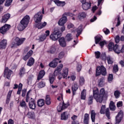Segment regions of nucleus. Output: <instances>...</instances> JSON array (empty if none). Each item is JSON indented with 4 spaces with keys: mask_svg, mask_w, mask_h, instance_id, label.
I'll return each instance as SVG.
<instances>
[{
    "mask_svg": "<svg viewBox=\"0 0 124 124\" xmlns=\"http://www.w3.org/2000/svg\"><path fill=\"white\" fill-rule=\"evenodd\" d=\"M26 40V38H19L18 37H16L15 38H14L13 39V42L12 43L11 48H13L14 46H15L16 45H17V46H20L21 44H23L24 43V42Z\"/></svg>",
    "mask_w": 124,
    "mask_h": 124,
    "instance_id": "20e7f679",
    "label": "nucleus"
},
{
    "mask_svg": "<svg viewBox=\"0 0 124 124\" xmlns=\"http://www.w3.org/2000/svg\"><path fill=\"white\" fill-rule=\"evenodd\" d=\"M20 106L21 107H23L25 109H27L28 108V106H27V104L25 101L22 100V102H20Z\"/></svg>",
    "mask_w": 124,
    "mask_h": 124,
    "instance_id": "79ce46f5",
    "label": "nucleus"
},
{
    "mask_svg": "<svg viewBox=\"0 0 124 124\" xmlns=\"http://www.w3.org/2000/svg\"><path fill=\"white\" fill-rule=\"evenodd\" d=\"M13 0H6L5 3V6H10V5H11V2H12Z\"/></svg>",
    "mask_w": 124,
    "mask_h": 124,
    "instance_id": "3c124183",
    "label": "nucleus"
},
{
    "mask_svg": "<svg viewBox=\"0 0 124 124\" xmlns=\"http://www.w3.org/2000/svg\"><path fill=\"white\" fill-rule=\"evenodd\" d=\"M105 108H106V107L105 105H102L101 110H100V113L101 114H105V112L104 111V110L105 109Z\"/></svg>",
    "mask_w": 124,
    "mask_h": 124,
    "instance_id": "5fc2aeb1",
    "label": "nucleus"
},
{
    "mask_svg": "<svg viewBox=\"0 0 124 124\" xmlns=\"http://www.w3.org/2000/svg\"><path fill=\"white\" fill-rule=\"evenodd\" d=\"M114 94V96H115V98H119L121 94V92H120L118 90H116L115 91Z\"/></svg>",
    "mask_w": 124,
    "mask_h": 124,
    "instance_id": "09e8293b",
    "label": "nucleus"
},
{
    "mask_svg": "<svg viewBox=\"0 0 124 124\" xmlns=\"http://www.w3.org/2000/svg\"><path fill=\"white\" fill-rule=\"evenodd\" d=\"M92 6V3L90 2H86L82 5V7L83 10H89Z\"/></svg>",
    "mask_w": 124,
    "mask_h": 124,
    "instance_id": "dca6fc26",
    "label": "nucleus"
},
{
    "mask_svg": "<svg viewBox=\"0 0 124 124\" xmlns=\"http://www.w3.org/2000/svg\"><path fill=\"white\" fill-rule=\"evenodd\" d=\"M63 57H64V52L62 51L59 53L58 58H59V59H62Z\"/></svg>",
    "mask_w": 124,
    "mask_h": 124,
    "instance_id": "052dcab7",
    "label": "nucleus"
},
{
    "mask_svg": "<svg viewBox=\"0 0 124 124\" xmlns=\"http://www.w3.org/2000/svg\"><path fill=\"white\" fill-rule=\"evenodd\" d=\"M65 39L67 41H70V40H72V36L71 35V34H68L65 37Z\"/></svg>",
    "mask_w": 124,
    "mask_h": 124,
    "instance_id": "de8ad7c7",
    "label": "nucleus"
},
{
    "mask_svg": "<svg viewBox=\"0 0 124 124\" xmlns=\"http://www.w3.org/2000/svg\"><path fill=\"white\" fill-rule=\"evenodd\" d=\"M78 88H79V86H78V85H77V83H75L74 84V86H72V89L73 91V95L75 94V92H76L77 90H78Z\"/></svg>",
    "mask_w": 124,
    "mask_h": 124,
    "instance_id": "f704fd0d",
    "label": "nucleus"
},
{
    "mask_svg": "<svg viewBox=\"0 0 124 124\" xmlns=\"http://www.w3.org/2000/svg\"><path fill=\"white\" fill-rule=\"evenodd\" d=\"M94 99H95L96 101H97V102H99V103H101L102 102V101H103V97L99 94L97 95V96H95V97H94Z\"/></svg>",
    "mask_w": 124,
    "mask_h": 124,
    "instance_id": "412c9836",
    "label": "nucleus"
},
{
    "mask_svg": "<svg viewBox=\"0 0 124 124\" xmlns=\"http://www.w3.org/2000/svg\"><path fill=\"white\" fill-rule=\"evenodd\" d=\"M109 109L111 111H115L116 110V106H115V104L114 102L111 101L109 104Z\"/></svg>",
    "mask_w": 124,
    "mask_h": 124,
    "instance_id": "2f4dec72",
    "label": "nucleus"
},
{
    "mask_svg": "<svg viewBox=\"0 0 124 124\" xmlns=\"http://www.w3.org/2000/svg\"><path fill=\"white\" fill-rule=\"evenodd\" d=\"M13 72L12 71L8 69V67H6L4 71L3 77H6L7 79H10Z\"/></svg>",
    "mask_w": 124,
    "mask_h": 124,
    "instance_id": "f8f14e48",
    "label": "nucleus"
},
{
    "mask_svg": "<svg viewBox=\"0 0 124 124\" xmlns=\"http://www.w3.org/2000/svg\"><path fill=\"white\" fill-rule=\"evenodd\" d=\"M120 40H121L120 36L117 35L115 38V41L116 43H119L120 42Z\"/></svg>",
    "mask_w": 124,
    "mask_h": 124,
    "instance_id": "13d9d810",
    "label": "nucleus"
},
{
    "mask_svg": "<svg viewBox=\"0 0 124 124\" xmlns=\"http://www.w3.org/2000/svg\"><path fill=\"white\" fill-rule=\"evenodd\" d=\"M104 80H105V78H104V77L101 78L99 80L98 85L99 86V87H102L103 86V83L104 82Z\"/></svg>",
    "mask_w": 124,
    "mask_h": 124,
    "instance_id": "a19ab883",
    "label": "nucleus"
},
{
    "mask_svg": "<svg viewBox=\"0 0 124 124\" xmlns=\"http://www.w3.org/2000/svg\"><path fill=\"white\" fill-rule=\"evenodd\" d=\"M77 118L78 116L76 115H74L73 117H71V119L73 120L72 124H79V122L76 121Z\"/></svg>",
    "mask_w": 124,
    "mask_h": 124,
    "instance_id": "4c0bfd02",
    "label": "nucleus"
},
{
    "mask_svg": "<svg viewBox=\"0 0 124 124\" xmlns=\"http://www.w3.org/2000/svg\"><path fill=\"white\" fill-rule=\"evenodd\" d=\"M96 59H99L100 58V52L99 51L95 52Z\"/></svg>",
    "mask_w": 124,
    "mask_h": 124,
    "instance_id": "bf43d9fd",
    "label": "nucleus"
},
{
    "mask_svg": "<svg viewBox=\"0 0 124 124\" xmlns=\"http://www.w3.org/2000/svg\"><path fill=\"white\" fill-rule=\"evenodd\" d=\"M44 75H45V71H44V70L41 71L39 73L37 80H40L41 79H42Z\"/></svg>",
    "mask_w": 124,
    "mask_h": 124,
    "instance_id": "7c9ffc66",
    "label": "nucleus"
},
{
    "mask_svg": "<svg viewBox=\"0 0 124 124\" xmlns=\"http://www.w3.org/2000/svg\"><path fill=\"white\" fill-rule=\"evenodd\" d=\"M46 36H45V34H44L42 35L39 38V41H44L45 39H46Z\"/></svg>",
    "mask_w": 124,
    "mask_h": 124,
    "instance_id": "864d4df0",
    "label": "nucleus"
},
{
    "mask_svg": "<svg viewBox=\"0 0 124 124\" xmlns=\"http://www.w3.org/2000/svg\"><path fill=\"white\" fill-rule=\"evenodd\" d=\"M54 2L55 4L57 5V6H64L65 5V1H61L60 0H54Z\"/></svg>",
    "mask_w": 124,
    "mask_h": 124,
    "instance_id": "aec40b11",
    "label": "nucleus"
},
{
    "mask_svg": "<svg viewBox=\"0 0 124 124\" xmlns=\"http://www.w3.org/2000/svg\"><path fill=\"white\" fill-rule=\"evenodd\" d=\"M100 74H102L103 76H106L107 74L106 72V68L104 67V66L101 65V66H98L96 70V77L99 76Z\"/></svg>",
    "mask_w": 124,
    "mask_h": 124,
    "instance_id": "39448f33",
    "label": "nucleus"
},
{
    "mask_svg": "<svg viewBox=\"0 0 124 124\" xmlns=\"http://www.w3.org/2000/svg\"><path fill=\"white\" fill-rule=\"evenodd\" d=\"M83 31V26L80 25L78 28L77 34H76V37H78L80 34L82 33Z\"/></svg>",
    "mask_w": 124,
    "mask_h": 124,
    "instance_id": "c756f323",
    "label": "nucleus"
},
{
    "mask_svg": "<svg viewBox=\"0 0 124 124\" xmlns=\"http://www.w3.org/2000/svg\"><path fill=\"white\" fill-rule=\"evenodd\" d=\"M46 105H50V104H51V99L50 98V95H46Z\"/></svg>",
    "mask_w": 124,
    "mask_h": 124,
    "instance_id": "e433bc0d",
    "label": "nucleus"
},
{
    "mask_svg": "<svg viewBox=\"0 0 124 124\" xmlns=\"http://www.w3.org/2000/svg\"><path fill=\"white\" fill-rule=\"evenodd\" d=\"M105 43H106V42H105V41H102L99 43V45H100V46H101V48H102V47L104 46Z\"/></svg>",
    "mask_w": 124,
    "mask_h": 124,
    "instance_id": "338daca9",
    "label": "nucleus"
},
{
    "mask_svg": "<svg viewBox=\"0 0 124 124\" xmlns=\"http://www.w3.org/2000/svg\"><path fill=\"white\" fill-rule=\"evenodd\" d=\"M77 69L78 72L81 71V69H82V65H81V64L78 65L77 67Z\"/></svg>",
    "mask_w": 124,
    "mask_h": 124,
    "instance_id": "0e129e2a",
    "label": "nucleus"
},
{
    "mask_svg": "<svg viewBox=\"0 0 124 124\" xmlns=\"http://www.w3.org/2000/svg\"><path fill=\"white\" fill-rule=\"evenodd\" d=\"M11 28V26L9 24H5L0 28V33L2 34H5L8 31H9V29Z\"/></svg>",
    "mask_w": 124,
    "mask_h": 124,
    "instance_id": "1a4fd4ad",
    "label": "nucleus"
},
{
    "mask_svg": "<svg viewBox=\"0 0 124 124\" xmlns=\"http://www.w3.org/2000/svg\"><path fill=\"white\" fill-rule=\"evenodd\" d=\"M95 116H96V113L94 110H92L91 111V120L93 123H94L95 122Z\"/></svg>",
    "mask_w": 124,
    "mask_h": 124,
    "instance_id": "a878e982",
    "label": "nucleus"
},
{
    "mask_svg": "<svg viewBox=\"0 0 124 124\" xmlns=\"http://www.w3.org/2000/svg\"><path fill=\"white\" fill-rule=\"evenodd\" d=\"M11 93H12V91H10L7 95V99L6 101V104H8L9 103V101H10V98L11 97Z\"/></svg>",
    "mask_w": 124,
    "mask_h": 124,
    "instance_id": "72a5a7b5",
    "label": "nucleus"
},
{
    "mask_svg": "<svg viewBox=\"0 0 124 124\" xmlns=\"http://www.w3.org/2000/svg\"><path fill=\"white\" fill-rule=\"evenodd\" d=\"M27 115L29 119H32V118H33V116H34V112H29Z\"/></svg>",
    "mask_w": 124,
    "mask_h": 124,
    "instance_id": "8fccbe9b",
    "label": "nucleus"
},
{
    "mask_svg": "<svg viewBox=\"0 0 124 124\" xmlns=\"http://www.w3.org/2000/svg\"><path fill=\"white\" fill-rule=\"evenodd\" d=\"M45 86V84L43 82H41L39 83V88H43Z\"/></svg>",
    "mask_w": 124,
    "mask_h": 124,
    "instance_id": "774afa93",
    "label": "nucleus"
},
{
    "mask_svg": "<svg viewBox=\"0 0 124 124\" xmlns=\"http://www.w3.org/2000/svg\"><path fill=\"white\" fill-rule=\"evenodd\" d=\"M55 52H56V46L53 45L50 47L49 53H50V54H54Z\"/></svg>",
    "mask_w": 124,
    "mask_h": 124,
    "instance_id": "ea45409f",
    "label": "nucleus"
},
{
    "mask_svg": "<svg viewBox=\"0 0 124 124\" xmlns=\"http://www.w3.org/2000/svg\"><path fill=\"white\" fill-rule=\"evenodd\" d=\"M30 23V16H26L20 21V24L18 26V30L20 31H24Z\"/></svg>",
    "mask_w": 124,
    "mask_h": 124,
    "instance_id": "f257e3e1",
    "label": "nucleus"
},
{
    "mask_svg": "<svg viewBox=\"0 0 124 124\" xmlns=\"http://www.w3.org/2000/svg\"><path fill=\"white\" fill-rule=\"evenodd\" d=\"M63 73L62 74L60 73V75H59L58 77L59 80H61L62 78H63V79H66L67 78V76L68 75V68H65L62 70Z\"/></svg>",
    "mask_w": 124,
    "mask_h": 124,
    "instance_id": "9d476101",
    "label": "nucleus"
},
{
    "mask_svg": "<svg viewBox=\"0 0 124 124\" xmlns=\"http://www.w3.org/2000/svg\"><path fill=\"white\" fill-rule=\"evenodd\" d=\"M59 61L60 58L55 59L52 62L49 63V66H50V67H53V68L57 67V66L58 65V62H59Z\"/></svg>",
    "mask_w": 124,
    "mask_h": 124,
    "instance_id": "4468645a",
    "label": "nucleus"
},
{
    "mask_svg": "<svg viewBox=\"0 0 124 124\" xmlns=\"http://www.w3.org/2000/svg\"><path fill=\"white\" fill-rule=\"evenodd\" d=\"M106 116L108 120L111 119V117H110V110H109V108H107L106 110Z\"/></svg>",
    "mask_w": 124,
    "mask_h": 124,
    "instance_id": "c03bdc74",
    "label": "nucleus"
},
{
    "mask_svg": "<svg viewBox=\"0 0 124 124\" xmlns=\"http://www.w3.org/2000/svg\"><path fill=\"white\" fill-rule=\"evenodd\" d=\"M32 53H33V51L31 50L29 51L27 54L23 57L24 61H27L30 59V58L31 56V55H32Z\"/></svg>",
    "mask_w": 124,
    "mask_h": 124,
    "instance_id": "5701e85b",
    "label": "nucleus"
},
{
    "mask_svg": "<svg viewBox=\"0 0 124 124\" xmlns=\"http://www.w3.org/2000/svg\"><path fill=\"white\" fill-rule=\"evenodd\" d=\"M6 45H7V41L5 39H3L0 43V49H5V48H6Z\"/></svg>",
    "mask_w": 124,
    "mask_h": 124,
    "instance_id": "6ab92c4d",
    "label": "nucleus"
},
{
    "mask_svg": "<svg viewBox=\"0 0 124 124\" xmlns=\"http://www.w3.org/2000/svg\"><path fill=\"white\" fill-rule=\"evenodd\" d=\"M93 96H90L88 98V105H91L93 104Z\"/></svg>",
    "mask_w": 124,
    "mask_h": 124,
    "instance_id": "37998d69",
    "label": "nucleus"
},
{
    "mask_svg": "<svg viewBox=\"0 0 124 124\" xmlns=\"http://www.w3.org/2000/svg\"><path fill=\"white\" fill-rule=\"evenodd\" d=\"M60 45L62 47H65L66 46V42L65 41V39H64V38L61 37L59 40Z\"/></svg>",
    "mask_w": 124,
    "mask_h": 124,
    "instance_id": "a211bd4d",
    "label": "nucleus"
},
{
    "mask_svg": "<svg viewBox=\"0 0 124 124\" xmlns=\"http://www.w3.org/2000/svg\"><path fill=\"white\" fill-rule=\"evenodd\" d=\"M99 94L102 95L103 97H107V96H108V94L107 92H105L104 88H102L100 90Z\"/></svg>",
    "mask_w": 124,
    "mask_h": 124,
    "instance_id": "b1692460",
    "label": "nucleus"
},
{
    "mask_svg": "<svg viewBox=\"0 0 124 124\" xmlns=\"http://www.w3.org/2000/svg\"><path fill=\"white\" fill-rule=\"evenodd\" d=\"M69 114L67 113V112L65 111L62 113L61 115V120H64V121H66L68 119V116Z\"/></svg>",
    "mask_w": 124,
    "mask_h": 124,
    "instance_id": "4be33fe9",
    "label": "nucleus"
},
{
    "mask_svg": "<svg viewBox=\"0 0 124 124\" xmlns=\"http://www.w3.org/2000/svg\"><path fill=\"white\" fill-rule=\"evenodd\" d=\"M113 80V75L109 74L108 77V82H111Z\"/></svg>",
    "mask_w": 124,
    "mask_h": 124,
    "instance_id": "e2e57ef3",
    "label": "nucleus"
},
{
    "mask_svg": "<svg viewBox=\"0 0 124 124\" xmlns=\"http://www.w3.org/2000/svg\"><path fill=\"white\" fill-rule=\"evenodd\" d=\"M81 99H86V90L85 89H84L81 93Z\"/></svg>",
    "mask_w": 124,
    "mask_h": 124,
    "instance_id": "49530a36",
    "label": "nucleus"
},
{
    "mask_svg": "<svg viewBox=\"0 0 124 124\" xmlns=\"http://www.w3.org/2000/svg\"><path fill=\"white\" fill-rule=\"evenodd\" d=\"M67 28L69 29H72L74 28V25H73L72 23H69L68 24Z\"/></svg>",
    "mask_w": 124,
    "mask_h": 124,
    "instance_id": "69168bd1",
    "label": "nucleus"
},
{
    "mask_svg": "<svg viewBox=\"0 0 124 124\" xmlns=\"http://www.w3.org/2000/svg\"><path fill=\"white\" fill-rule=\"evenodd\" d=\"M66 16H71L72 17V16H73V14L70 13V12L64 13L62 16V17L58 22V24L59 26H64L65 23L67 22V17H66Z\"/></svg>",
    "mask_w": 124,
    "mask_h": 124,
    "instance_id": "7ed1b4c3",
    "label": "nucleus"
},
{
    "mask_svg": "<svg viewBox=\"0 0 124 124\" xmlns=\"http://www.w3.org/2000/svg\"><path fill=\"white\" fill-rule=\"evenodd\" d=\"M29 107L30 109H32V110H34L35 109V103H34V100H31L29 102Z\"/></svg>",
    "mask_w": 124,
    "mask_h": 124,
    "instance_id": "bb28decb",
    "label": "nucleus"
},
{
    "mask_svg": "<svg viewBox=\"0 0 124 124\" xmlns=\"http://www.w3.org/2000/svg\"><path fill=\"white\" fill-rule=\"evenodd\" d=\"M99 92L98 91V89H96L95 90L93 91V97L97 96L98 95Z\"/></svg>",
    "mask_w": 124,
    "mask_h": 124,
    "instance_id": "603ef678",
    "label": "nucleus"
},
{
    "mask_svg": "<svg viewBox=\"0 0 124 124\" xmlns=\"http://www.w3.org/2000/svg\"><path fill=\"white\" fill-rule=\"evenodd\" d=\"M10 18V14H6L2 16V18L0 21V23H5L8 21V19Z\"/></svg>",
    "mask_w": 124,
    "mask_h": 124,
    "instance_id": "2eb2a0df",
    "label": "nucleus"
},
{
    "mask_svg": "<svg viewBox=\"0 0 124 124\" xmlns=\"http://www.w3.org/2000/svg\"><path fill=\"white\" fill-rule=\"evenodd\" d=\"M42 15H41V12H38L37 14H35L34 16V20L35 23H40L41 20H42Z\"/></svg>",
    "mask_w": 124,
    "mask_h": 124,
    "instance_id": "ddd939ff",
    "label": "nucleus"
},
{
    "mask_svg": "<svg viewBox=\"0 0 124 124\" xmlns=\"http://www.w3.org/2000/svg\"><path fill=\"white\" fill-rule=\"evenodd\" d=\"M90 120V115L88 113H85L84 116L83 123L84 124H89V121Z\"/></svg>",
    "mask_w": 124,
    "mask_h": 124,
    "instance_id": "393cba45",
    "label": "nucleus"
},
{
    "mask_svg": "<svg viewBox=\"0 0 124 124\" xmlns=\"http://www.w3.org/2000/svg\"><path fill=\"white\" fill-rule=\"evenodd\" d=\"M27 93V89H23L22 90V96L25 97L26 93Z\"/></svg>",
    "mask_w": 124,
    "mask_h": 124,
    "instance_id": "680f3d73",
    "label": "nucleus"
},
{
    "mask_svg": "<svg viewBox=\"0 0 124 124\" xmlns=\"http://www.w3.org/2000/svg\"><path fill=\"white\" fill-rule=\"evenodd\" d=\"M62 36V33L60 31H54L52 34L49 36L50 39L53 40V41H56L58 40L60 37Z\"/></svg>",
    "mask_w": 124,
    "mask_h": 124,
    "instance_id": "0eeeda50",
    "label": "nucleus"
},
{
    "mask_svg": "<svg viewBox=\"0 0 124 124\" xmlns=\"http://www.w3.org/2000/svg\"><path fill=\"white\" fill-rule=\"evenodd\" d=\"M109 51H114L116 54L121 53V49L119 48L118 45H114L113 42H110L108 44Z\"/></svg>",
    "mask_w": 124,
    "mask_h": 124,
    "instance_id": "423d86ee",
    "label": "nucleus"
},
{
    "mask_svg": "<svg viewBox=\"0 0 124 124\" xmlns=\"http://www.w3.org/2000/svg\"><path fill=\"white\" fill-rule=\"evenodd\" d=\"M62 67H63V65L62 64H60L55 69L54 72V75L53 74H50L49 76V81L50 84H53L54 81H55V77L54 76H57L59 73L61 72L62 69Z\"/></svg>",
    "mask_w": 124,
    "mask_h": 124,
    "instance_id": "f03ea898",
    "label": "nucleus"
},
{
    "mask_svg": "<svg viewBox=\"0 0 124 124\" xmlns=\"http://www.w3.org/2000/svg\"><path fill=\"white\" fill-rule=\"evenodd\" d=\"M87 16V14L85 12H81L78 14V19L80 20V21H82L83 19H85Z\"/></svg>",
    "mask_w": 124,
    "mask_h": 124,
    "instance_id": "f3484780",
    "label": "nucleus"
},
{
    "mask_svg": "<svg viewBox=\"0 0 124 124\" xmlns=\"http://www.w3.org/2000/svg\"><path fill=\"white\" fill-rule=\"evenodd\" d=\"M102 38V37L99 35H97L95 36L94 39H95V44H98L99 42L101 41Z\"/></svg>",
    "mask_w": 124,
    "mask_h": 124,
    "instance_id": "473e14b6",
    "label": "nucleus"
},
{
    "mask_svg": "<svg viewBox=\"0 0 124 124\" xmlns=\"http://www.w3.org/2000/svg\"><path fill=\"white\" fill-rule=\"evenodd\" d=\"M68 107V104H64V102H62V103H59V106L57 107V110L58 112H62V110H64L66 108Z\"/></svg>",
    "mask_w": 124,
    "mask_h": 124,
    "instance_id": "9b49d317",
    "label": "nucleus"
},
{
    "mask_svg": "<svg viewBox=\"0 0 124 124\" xmlns=\"http://www.w3.org/2000/svg\"><path fill=\"white\" fill-rule=\"evenodd\" d=\"M36 27L38 29H42L43 28V25L42 23H40V22L36 23Z\"/></svg>",
    "mask_w": 124,
    "mask_h": 124,
    "instance_id": "6e6d98bb",
    "label": "nucleus"
},
{
    "mask_svg": "<svg viewBox=\"0 0 124 124\" xmlns=\"http://www.w3.org/2000/svg\"><path fill=\"white\" fill-rule=\"evenodd\" d=\"M79 82V84L81 86H82V85H84V84H85V79L84 78V77H80Z\"/></svg>",
    "mask_w": 124,
    "mask_h": 124,
    "instance_id": "a18cd8bd",
    "label": "nucleus"
},
{
    "mask_svg": "<svg viewBox=\"0 0 124 124\" xmlns=\"http://www.w3.org/2000/svg\"><path fill=\"white\" fill-rule=\"evenodd\" d=\"M119 71V67H118L117 65H115L113 67V72H118Z\"/></svg>",
    "mask_w": 124,
    "mask_h": 124,
    "instance_id": "4d7b16f0",
    "label": "nucleus"
},
{
    "mask_svg": "<svg viewBox=\"0 0 124 124\" xmlns=\"http://www.w3.org/2000/svg\"><path fill=\"white\" fill-rule=\"evenodd\" d=\"M34 63V59L32 57H31L30 59L29 60L28 62H27V65L28 66H31L33 65Z\"/></svg>",
    "mask_w": 124,
    "mask_h": 124,
    "instance_id": "cd10ccee",
    "label": "nucleus"
},
{
    "mask_svg": "<svg viewBox=\"0 0 124 124\" xmlns=\"http://www.w3.org/2000/svg\"><path fill=\"white\" fill-rule=\"evenodd\" d=\"M45 104V100L43 99H40L37 101V105L39 107H42Z\"/></svg>",
    "mask_w": 124,
    "mask_h": 124,
    "instance_id": "c85d7f7f",
    "label": "nucleus"
},
{
    "mask_svg": "<svg viewBox=\"0 0 124 124\" xmlns=\"http://www.w3.org/2000/svg\"><path fill=\"white\" fill-rule=\"evenodd\" d=\"M124 118V112L122 110H120V112H118L117 115L115 117V124H119Z\"/></svg>",
    "mask_w": 124,
    "mask_h": 124,
    "instance_id": "6e6552de",
    "label": "nucleus"
},
{
    "mask_svg": "<svg viewBox=\"0 0 124 124\" xmlns=\"http://www.w3.org/2000/svg\"><path fill=\"white\" fill-rule=\"evenodd\" d=\"M25 73H26V70L25 69V68L22 67L21 68H20L19 73V75L20 76V77H22V76H23V75H24Z\"/></svg>",
    "mask_w": 124,
    "mask_h": 124,
    "instance_id": "58836bf2",
    "label": "nucleus"
},
{
    "mask_svg": "<svg viewBox=\"0 0 124 124\" xmlns=\"http://www.w3.org/2000/svg\"><path fill=\"white\" fill-rule=\"evenodd\" d=\"M106 60H107L108 64H112V63H113V58H112L110 56H108L107 57H106Z\"/></svg>",
    "mask_w": 124,
    "mask_h": 124,
    "instance_id": "c9c22d12",
    "label": "nucleus"
}]
</instances>
